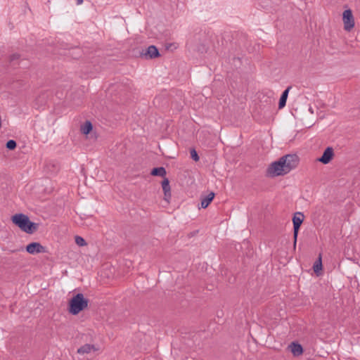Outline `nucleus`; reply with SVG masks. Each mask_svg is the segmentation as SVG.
<instances>
[{
  "instance_id": "nucleus-17",
  "label": "nucleus",
  "mask_w": 360,
  "mask_h": 360,
  "mask_svg": "<svg viewBox=\"0 0 360 360\" xmlns=\"http://www.w3.org/2000/svg\"><path fill=\"white\" fill-rule=\"evenodd\" d=\"M313 269L315 273L318 272L322 269L321 257L319 256V259L314 264Z\"/></svg>"
},
{
  "instance_id": "nucleus-24",
  "label": "nucleus",
  "mask_w": 360,
  "mask_h": 360,
  "mask_svg": "<svg viewBox=\"0 0 360 360\" xmlns=\"http://www.w3.org/2000/svg\"><path fill=\"white\" fill-rule=\"evenodd\" d=\"M82 2H83V0H77V4L78 5L82 4Z\"/></svg>"
},
{
  "instance_id": "nucleus-15",
  "label": "nucleus",
  "mask_w": 360,
  "mask_h": 360,
  "mask_svg": "<svg viewBox=\"0 0 360 360\" xmlns=\"http://www.w3.org/2000/svg\"><path fill=\"white\" fill-rule=\"evenodd\" d=\"M153 176H165L166 170L164 167H160L153 169L150 173Z\"/></svg>"
},
{
  "instance_id": "nucleus-21",
  "label": "nucleus",
  "mask_w": 360,
  "mask_h": 360,
  "mask_svg": "<svg viewBox=\"0 0 360 360\" xmlns=\"http://www.w3.org/2000/svg\"><path fill=\"white\" fill-rule=\"evenodd\" d=\"M20 54H13L10 57V63L11 66L15 65V60H18L20 58Z\"/></svg>"
},
{
  "instance_id": "nucleus-1",
  "label": "nucleus",
  "mask_w": 360,
  "mask_h": 360,
  "mask_svg": "<svg viewBox=\"0 0 360 360\" xmlns=\"http://www.w3.org/2000/svg\"><path fill=\"white\" fill-rule=\"evenodd\" d=\"M298 162L299 158L297 155L288 154L284 155L269 165L267 173L272 177L285 175L295 168Z\"/></svg>"
},
{
  "instance_id": "nucleus-8",
  "label": "nucleus",
  "mask_w": 360,
  "mask_h": 360,
  "mask_svg": "<svg viewBox=\"0 0 360 360\" xmlns=\"http://www.w3.org/2000/svg\"><path fill=\"white\" fill-rule=\"evenodd\" d=\"M142 56L146 59H151L158 58L160 56V53L158 49L155 46L151 45L148 47L145 53H142Z\"/></svg>"
},
{
  "instance_id": "nucleus-13",
  "label": "nucleus",
  "mask_w": 360,
  "mask_h": 360,
  "mask_svg": "<svg viewBox=\"0 0 360 360\" xmlns=\"http://www.w3.org/2000/svg\"><path fill=\"white\" fill-rule=\"evenodd\" d=\"M13 223L22 230V213H18L11 217Z\"/></svg>"
},
{
  "instance_id": "nucleus-5",
  "label": "nucleus",
  "mask_w": 360,
  "mask_h": 360,
  "mask_svg": "<svg viewBox=\"0 0 360 360\" xmlns=\"http://www.w3.org/2000/svg\"><path fill=\"white\" fill-rule=\"evenodd\" d=\"M39 224L32 222L29 217L24 214V232L32 234L38 229Z\"/></svg>"
},
{
  "instance_id": "nucleus-16",
  "label": "nucleus",
  "mask_w": 360,
  "mask_h": 360,
  "mask_svg": "<svg viewBox=\"0 0 360 360\" xmlns=\"http://www.w3.org/2000/svg\"><path fill=\"white\" fill-rule=\"evenodd\" d=\"M92 130V124L89 121H86L83 125L81 126V131L82 134L86 135Z\"/></svg>"
},
{
  "instance_id": "nucleus-12",
  "label": "nucleus",
  "mask_w": 360,
  "mask_h": 360,
  "mask_svg": "<svg viewBox=\"0 0 360 360\" xmlns=\"http://www.w3.org/2000/svg\"><path fill=\"white\" fill-rule=\"evenodd\" d=\"M290 86H288L282 94L281 98H280V100H279V103H278V108L280 109L283 108L285 104H286V101H287V98H288V93H289V91L290 89Z\"/></svg>"
},
{
  "instance_id": "nucleus-23",
  "label": "nucleus",
  "mask_w": 360,
  "mask_h": 360,
  "mask_svg": "<svg viewBox=\"0 0 360 360\" xmlns=\"http://www.w3.org/2000/svg\"><path fill=\"white\" fill-rule=\"evenodd\" d=\"M164 195H165V200L167 201V202H169L170 198H171V192H166V193H164Z\"/></svg>"
},
{
  "instance_id": "nucleus-9",
  "label": "nucleus",
  "mask_w": 360,
  "mask_h": 360,
  "mask_svg": "<svg viewBox=\"0 0 360 360\" xmlns=\"http://www.w3.org/2000/svg\"><path fill=\"white\" fill-rule=\"evenodd\" d=\"M44 169L47 173H56L59 169V165L57 162L54 161H46L44 165Z\"/></svg>"
},
{
  "instance_id": "nucleus-3",
  "label": "nucleus",
  "mask_w": 360,
  "mask_h": 360,
  "mask_svg": "<svg viewBox=\"0 0 360 360\" xmlns=\"http://www.w3.org/2000/svg\"><path fill=\"white\" fill-rule=\"evenodd\" d=\"M342 20L344 28L347 31H350L354 26V20L350 9L345 10L342 14Z\"/></svg>"
},
{
  "instance_id": "nucleus-10",
  "label": "nucleus",
  "mask_w": 360,
  "mask_h": 360,
  "mask_svg": "<svg viewBox=\"0 0 360 360\" xmlns=\"http://www.w3.org/2000/svg\"><path fill=\"white\" fill-rule=\"evenodd\" d=\"M97 349L95 347L94 345H90V344H86L82 347H80L77 349V353L80 354H89L92 351H96Z\"/></svg>"
},
{
  "instance_id": "nucleus-18",
  "label": "nucleus",
  "mask_w": 360,
  "mask_h": 360,
  "mask_svg": "<svg viewBox=\"0 0 360 360\" xmlns=\"http://www.w3.org/2000/svg\"><path fill=\"white\" fill-rule=\"evenodd\" d=\"M17 146V143H16V141L13 140V139H11V140H8L6 143V147L7 149L10 150H13L15 149Z\"/></svg>"
},
{
  "instance_id": "nucleus-20",
  "label": "nucleus",
  "mask_w": 360,
  "mask_h": 360,
  "mask_svg": "<svg viewBox=\"0 0 360 360\" xmlns=\"http://www.w3.org/2000/svg\"><path fill=\"white\" fill-rule=\"evenodd\" d=\"M75 243L79 246H84L86 245V243L85 242V240L81 237V236H76L75 237Z\"/></svg>"
},
{
  "instance_id": "nucleus-4",
  "label": "nucleus",
  "mask_w": 360,
  "mask_h": 360,
  "mask_svg": "<svg viewBox=\"0 0 360 360\" xmlns=\"http://www.w3.org/2000/svg\"><path fill=\"white\" fill-rule=\"evenodd\" d=\"M303 220H304V215L301 212L297 213L292 219L293 229H294V240H295L294 245L295 246L296 245L298 231H299L300 227Z\"/></svg>"
},
{
  "instance_id": "nucleus-6",
  "label": "nucleus",
  "mask_w": 360,
  "mask_h": 360,
  "mask_svg": "<svg viewBox=\"0 0 360 360\" xmlns=\"http://www.w3.org/2000/svg\"><path fill=\"white\" fill-rule=\"evenodd\" d=\"M26 250L32 255L37 253L46 252V248L41 245L39 243L34 242L27 245Z\"/></svg>"
},
{
  "instance_id": "nucleus-14",
  "label": "nucleus",
  "mask_w": 360,
  "mask_h": 360,
  "mask_svg": "<svg viewBox=\"0 0 360 360\" xmlns=\"http://www.w3.org/2000/svg\"><path fill=\"white\" fill-rule=\"evenodd\" d=\"M214 197V193L211 192L208 195L201 200V207L206 208L212 202Z\"/></svg>"
},
{
  "instance_id": "nucleus-19",
  "label": "nucleus",
  "mask_w": 360,
  "mask_h": 360,
  "mask_svg": "<svg viewBox=\"0 0 360 360\" xmlns=\"http://www.w3.org/2000/svg\"><path fill=\"white\" fill-rule=\"evenodd\" d=\"M162 187L164 193L171 192L169 181L167 179H165L162 182Z\"/></svg>"
},
{
  "instance_id": "nucleus-11",
  "label": "nucleus",
  "mask_w": 360,
  "mask_h": 360,
  "mask_svg": "<svg viewBox=\"0 0 360 360\" xmlns=\"http://www.w3.org/2000/svg\"><path fill=\"white\" fill-rule=\"evenodd\" d=\"M290 351L294 356H298L303 353V349L301 345L292 342L290 345Z\"/></svg>"
},
{
  "instance_id": "nucleus-22",
  "label": "nucleus",
  "mask_w": 360,
  "mask_h": 360,
  "mask_svg": "<svg viewBox=\"0 0 360 360\" xmlns=\"http://www.w3.org/2000/svg\"><path fill=\"white\" fill-rule=\"evenodd\" d=\"M191 156L193 160H195V161L199 160V156L195 149H192L191 150Z\"/></svg>"
},
{
  "instance_id": "nucleus-2",
  "label": "nucleus",
  "mask_w": 360,
  "mask_h": 360,
  "mask_svg": "<svg viewBox=\"0 0 360 360\" xmlns=\"http://www.w3.org/2000/svg\"><path fill=\"white\" fill-rule=\"evenodd\" d=\"M89 300L86 299L82 293H77L69 301L68 311L72 315H77L87 308Z\"/></svg>"
},
{
  "instance_id": "nucleus-7",
  "label": "nucleus",
  "mask_w": 360,
  "mask_h": 360,
  "mask_svg": "<svg viewBox=\"0 0 360 360\" xmlns=\"http://www.w3.org/2000/svg\"><path fill=\"white\" fill-rule=\"evenodd\" d=\"M334 157V150L332 147H328L324 150L321 157L318 158V161L326 165L328 164Z\"/></svg>"
}]
</instances>
